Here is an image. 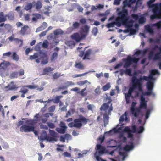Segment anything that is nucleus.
<instances>
[{"mask_svg":"<svg viewBox=\"0 0 161 161\" xmlns=\"http://www.w3.org/2000/svg\"><path fill=\"white\" fill-rule=\"evenodd\" d=\"M139 80L135 76H133L132 78V86L129 88L128 93L125 94V100L127 104L129 103L130 102V98H133V96L132 95V92L137 88H138L140 92L143 91L142 88V83L139 82Z\"/></svg>","mask_w":161,"mask_h":161,"instance_id":"obj_1","label":"nucleus"},{"mask_svg":"<svg viewBox=\"0 0 161 161\" xmlns=\"http://www.w3.org/2000/svg\"><path fill=\"white\" fill-rule=\"evenodd\" d=\"M81 30L82 31L81 32L80 36L78 33H75L71 36L72 39L77 42L86 38L88 33L89 27L88 25H86L84 26Z\"/></svg>","mask_w":161,"mask_h":161,"instance_id":"obj_2","label":"nucleus"},{"mask_svg":"<svg viewBox=\"0 0 161 161\" xmlns=\"http://www.w3.org/2000/svg\"><path fill=\"white\" fill-rule=\"evenodd\" d=\"M50 135H47V132L46 131L43 130L41 132L40 136V140H47L49 142H51L53 141H56V133L55 132L52 130H49Z\"/></svg>","mask_w":161,"mask_h":161,"instance_id":"obj_3","label":"nucleus"},{"mask_svg":"<svg viewBox=\"0 0 161 161\" xmlns=\"http://www.w3.org/2000/svg\"><path fill=\"white\" fill-rule=\"evenodd\" d=\"M128 15V11L126 9L123 8L121 11L119 12L121 25L122 24L123 25H125L129 30L132 27V24L128 22L129 19Z\"/></svg>","mask_w":161,"mask_h":161,"instance_id":"obj_4","label":"nucleus"},{"mask_svg":"<svg viewBox=\"0 0 161 161\" xmlns=\"http://www.w3.org/2000/svg\"><path fill=\"white\" fill-rule=\"evenodd\" d=\"M88 120V119H86L82 115H80L79 118L75 119L74 120V122L68 124V125L71 128L75 127L80 128L83 125L86 124Z\"/></svg>","mask_w":161,"mask_h":161,"instance_id":"obj_5","label":"nucleus"},{"mask_svg":"<svg viewBox=\"0 0 161 161\" xmlns=\"http://www.w3.org/2000/svg\"><path fill=\"white\" fill-rule=\"evenodd\" d=\"M131 130H130L129 126H126L124 129V131L127 133L128 137L130 138L133 137V135L132 133L141 134L144 130V127L142 126H140L137 128L136 126L133 125L131 126Z\"/></svg>","mask_w":161,"mask_h":161,"instance_id":"obj_6","label":"nucleus"},{"mask_svg":"<svg viewBox=\"0 0 161 161\" xmlns=\"http://www.w3.org/2000/svg\"><path fill=\"white\" fill-rule=\"evenodd\" d=\"M152 50L155 51L158 50L159 52L154 53L153 51L150 52L148 55V58L149 60H153V61L161 60V46L159 47L158 45H155L152 48Z\"/></svg>","mask_w":161,"mask_h":161,"instance_id":"obj_7","label":"nucleus"},{"mask_svg":"<svg viewBox=\"0 0 161 161\" xmlns=\"http://www.w3.org/2000/svg\"><path fill=\"white\" fill-rule=\"evenodd\" d=\"M146 86L147 91L145 92L144 94L147 96L152 95L153 97H155V93L152 92L154 88L153 83L152 81H149L147 83Z\"/></svg>","mask_w":161,"mask_h":161,"instance_id":"obj_8","label":"nucleus"},{"mask_svg":"<svg viewBox=\"0 0 161 161\" xmlns=\"http://www.w3.org/2000/svg\"><path fill=\"white\" fill-rule=\"evenodd\" d=\"M39 58L36 60L37 63H39L41 61V64L43 65L46 64L48 62V58L46 53L40 51L39 52Z\"/></svg>","mask_w":161,"mask_h":161,"instance_id":"obj_9","label":"nucleus"},{"mask_svg":"<svg viewBox=\"0 0 161 161\" xmlns=\"http://www.w3.org/2000/svg\"><path fill=\"white\" fill-rule=\"evenodd\" d=\"M153 14L151 15L150 19L153 20L155 19H161V9L156 7L153 10Z\"/></svg>","mask_w":161,"mask_h":161,"instance_id":"obj_10","label":"nucleus"},{"mask_svg":"<svg viewBox=\"0 0 161 161\" xmlns=\"http://www.w3.org/2000/svg\"><path fill=\"white\" fill-rule=\"evenodd\" d=\"M118 16L115 19V22H113L107 24V26L108 28L113 27H114L115 25L118 27L121 26L120 16L119 15V12L118 13Z\"/></svg>","mask_w":161,"mask_h":161,"instance_id":"obj_11","label":"nucleus"},{"mask_svg":"<svg viewBox=\"0 0 161 161\" xmlns=\"http://www.w3.org/2000/svg\"><path fill=\"white\" fill-rule=\"evenodd\" d=\"M136 103V102H133L131 104V108L132 114L134 115V117H137L139 115V113L141 112V110L140 108H135Z\"/></svg>","mask_w":161,"mask_h":161,"instance_id":"obj_12","label":"nucleus"},{"mask_svg":"<svg viewBox=\"0 0 161 161\" xmlns=\"http://www.w3.org/2000/svg\"><path fill=\"white\" fill-rule=\"evenodd\" d=\"M60 126L61 128L58 127L56 128V131L60 134H64L65 133L67 128L64 122L61 121L60 122Z\"/></svg>","mask_w":161,"mask_h":161,"instance_id":"obj_13","label":"nucleus"},{"mask_svg":"<svg viewBox=\"0 0 161 161\" xmlns=\"http://www.w3.org/2000/svg\"><path fill=\"white\" fill-rule=\"evenodd\" d=\"M33 129V126H30L27 125H22L20 128V130L22 132H31Z\"/></svg>","mask_w":161,"mask_h":161,"instance_id":"obj_14","label":"nucleus"},{"mask_svg":"<svg viewBox=\"0 0 161 161\" xmlns=\"http://www.w3.org/2000/svg\"><path fill=\"white\" fill-rule=\"evenodd\" d=\"M108 102L107 103L103 104L101 106L100 108V110H104L106 111L108 109L109 107V105L111 102L112 100L110 98H108Z\"/></svg>","mask_w":161,"mask_h":161,"instance_id":"obj_15","label":"nucleus"},{"mask_svg":"<svg viewBox=\"0 0 161 161\" xmlns=\"http://www.w3.org/2000/svg\"><path fill=\"white\" fill-rule=\"evenodd\" d=\"M139 80V82L140 83H142V80H144L146 81H151L153 80V75H151L150 74L149 75L148 77H147L145 76H143L142 77H141L139 79H138Z\"/></svg>","mask_w":161,"mask_h":161,"instance_id":"obj_16","label":"nucleus"},{"mask_svg":"<svg viewBox=\"0 0 161 161\" xmlns=\"http://www.w3.org/2000/svg\"><path fill=\"white\" fill-rule=\"evenodd\" d=\"M92 54V50L91 49H89L86 50L84 56L83 58V60H90V55Z\"/></svg>","mask_w":161,"mask_h":161,"instance_id":"obj_17","label":"nucleus"},{"mask_svg":"<svg viewBox=\"0 0 161 161\" xmlns=\"http://www.w3.org/2000/svg\"><path fill=\"white\" fill-rule=\"evenodd\" d=\"M97 150V151L98 154L100 155L104 153L105 151V147L101 146L100 144H97L96 146Z\"/></svg>","mask_w":161,"mask_h":161,"instance_id":"obj_18","label":"nucleus"},{"mask_svg":"<svg viewBox=\"0 0 161 161\" xmlns=\"http://www.w3.org/2000/svg\"><path fill=\"white\" fill-rule=\"evenodd\" d=\"M80 26V24L77 22H73L72 27H69L68 28V30L69 32H72L75 29H78Z\"/></svg>","mask_w":161,"mask_h":161,"instance_id":"obj_19","label":"nucleus"},{"mask_svg":"<svg viewBox=\"0 0 161 161\" xmlns=\"http://www.w3.org/2000/svg\"><path fill=\"white\" fill-rule=\"evenodd\" d=\"M18 88L16 86V84L14 82L12 81L7 86L5 87V88H8V90H11L14 89H17Z\"/></svg>","mask_w":161,"mask_h":161,"instance_id":"obj_20","label":"nucleus"},{"mask_svg":"<svg viewBox=\"0 0 161 161\" xmlns=\"http://www.w3.org/2000/svg\"><path fill=\"white\" fill-rule=\"evenodd\" d=\"M25 86H24L21 88L20 90L19 91V92L22 93L21 97H25V94L27 93L28 91V89Z\"/></svg>","mask_w":161,"mask_h":161,"instance_id":"obj_21","label":"nucleus"},{"mask_svg":"<svg viewBox=\"0 0 161 161\" xmlns=\"http://www.w3.org/2000/svg\"><path fill=\"white\" fill-rule=\"evenodd\" d=\"M3 65L5 66L4 64L3 63H1L0 64V75L1 76H4L6 74V69Z\"/></svg>","mask_w":161,"mask_h":161,"instance_id":"obj_22","label":"nucleus"},{"mask_svg":"<svg viewBox=\"0 0 161 161\" xmlns=\"http://www.w3.org/2000/svg\"><path fill=\"white\" fill-rule=\"evenodd\" d=\"M6 18L7 17L9 20H13L14 19V14L13 12H9L8 14L6 15Z\"/></svg>","mask_w":161,"mask_h":161,"instance_id":"obj_23","label":"nucleus"},{"mask_svg":"<svg viewBox=\"0 0 161 161\" xmlns=\"http://www.w3.org/2000/svg\"><path fill=\"white\" fill-rule=\"evenodd\" d=\"M75 66L76 68L80 69L82 70L84 69V65L81 62H75Z\"/></svg>","mask_w":161,"mask_h":161,"instance_id":"obj_24","label":"nucleus"},{"mask_svg":"<svg viewBox=\"0 0 161 161\" xmlns=\"http://www.w3.org/2000/svg\"><path fill=\"white\" fill-rule=\"evenodd\" d=\"M109 117L106 113H104L103 114V121L104 126H106L108 122Z\"/></svg>","mask_w":161,"mask_h":161,"instance_id":"obj_25","label":"nucleus"},{"mask_svg":"<svg viewBox=\"0 0 161 161\" xmlns=\"http://www.w3.org/2000/svg\"><path fill=\"white\" fill-rule=\"evenodd\" d=\"M134 145L133 143H132L131 145H126L123 148V150L125 151H129L132 149L134 148Z\"/></svg>","mask_w":161,"mask_h":161,"instance_id":"obj_26","label":"nucleus"},{"mask_svg":"<svg viewBox=\"0 0 161 161\" xmlns=\"http://www.w3.org/2000/svg\"><path fill=\"white\" fill-rule=\"evenodd\" d=\"M6 20V15H4V13L0 12V23L4 22Z\"/></svg>","mask_w":161,"mask_h":161,"instance_id":"obj_27","label":"nucleus"},{"mask_svg":"<svg viewBox=\"0 0 161 161\" xmlns=\"http://www.w3.org/2000/svg\"><path fill=\"white\" fill-rule=\"evenodd\" d=\"M65 44L68 46L71 47H74L75 46V43L72 40L67 41L65 42Z\"/></svg>","mask_w":161,"mask_h":161,"instance_id":"obj_28","label":"nucleus"},{"mask_svg":"<svg viewBox=\"0 0 161 161\" xmlns=\"http://www.w3.org/2000/svg\"><path fill=\"white\" fill-rule=\"evenodd\" d=\"M53 70V69L50 67H47L44 68L43 69V74L46 75L48 73V72L52 71Z\"/></svg>","mask_w":161,"mask_h":161,"instance_id":"obj_29","label":"nucleus"},{"mask_svg":"<svg viewBox=\"0 0 161 161\" xmlns=\"http://www.w3.org/2000/svg\"><path fill=\"white\" fill-rule=\"evenodd\" d=\"M145 29L150 33L153 34V30L152 28L148 25H146L145 26Z\"/></svg>","mask_w":161,"mask_h":161,"instance_id":"obj_30","label":"nucleus"},{"mask_svg":"<svg viewBox=\"0 0 161 161\" xmlns=\"http://www.w3.org/2000/svg\"><path fill=\"white\" fill-rule=\"evenodd\" d=\"M63 32L59 29H56L53 31V34L56 37L58 35L63 34Z\"/></svg>","mask_w":161,"mask_h":161,"instance_id":"obj_31","label":"nucleus"},{"mask_svg":"<svg viewBox=\"0 0 161 161\" xmlns=\"http://www.w3.org/2000/svg\"><path fill=\"white\" fill-rule=\"evenodd\" d=\"M28 28V26L27 25H25L23 27H22L20 31V34L22 35H24Z\"/></svg>","mask_w":161,"mask_h":161,"instance_id":"obj_32","label":"nucleus"},{"mask_svg":"<svg viewBox=\"0 0 161 161\" xmlns=\"http://www.w3.org/2000/svg\"><path fill=\"white\" fill-rule=\"evenodd\" d=\"M58 53L56 52H54L51 55L50 58V60L52 62L55 60L58 57Z\"/></svg>","mask_w":161,"mask_h":161,"instance_id":"obj_33","label":"nucleus"},{"mask_svg":"<svg viewBox=\"0 0 161 161\" xmlns=\"http://www.w3.org/2000/svg\"><path fill=\"white\" fill-rule=\"evenodd\" d=\"M147 108V104L146 102H140L139 107L138 108L141 109H146Z\"/></svg>","mask_w":161,"mask_h":161,"instance_id":"obj_34","label":"nucleus"},{"mask_svg":"<svg viewBox=\"0 0 161 161\" xmlns=\"http://www.w3.org/2000/svg\"><path fill=\"white\" fill-rule=\"evenodd\" d=\"M12 58L13 60L16 62L18 61L19 58V55L16 52H14L13 53V55L12 56Z\"/></svg>","mask_w":161,"mask_h":161,"instance_id":"obj_35","label":"nucleus"},{"mask_svg":"<svg viewBox=\"0 0 161 161\" xmlns=\"http://www.w3.org/2000/svg\"><path fill=\"white\" fill-rule=\"evenodd\" d=\"M35 5V6L36 8V9H40L42 7V3L40 1H37Z\"/></svg>","mask_w":161,"mask_h":161,"instance_id":"obj_36","label":"nucleus"},{"mask_svg":"<svg viewBox=\"0 0 161 161\" xmlns=\"http://www.w3.org/2000/svg\"><path fill=\"white\" fill-rule=\"evenodd\" d=\"M33 15L35 17L32 18V21H36L41 16V15L39 14H33Z\"/></svg>","mask_w":161,"mask_h":161,"instance_id":"obj_37","label":"nucleus"},{"mask_svg":"<svg viewBox=\"0 0 161 161\" xmlns=\"http://www.w3.org/2000/svg\"><path fill=\"white\" fill-rule=\"evenodd\" d=\"M125 115L123 114L120 118L119 121L120 122H123L125 120H126L127 119L126 112L125 113Z\"/></svg>","mask_w":161,"mask_h":161,"instance_id":"obj_38","label":"nucleus"},{"mask_svg":"<svg viewBox=\"0 0 161 161\" xmlns=\"http://www.w3.org/2000/svg\"><path fill=\"white\" fill-rule=\"evenodd\" d=\"M152 26L157 27L158 29L161 28V21H159L153 24Z\"/></svg>","mask_w":161,"mask_h":161,"instance_id":"obj_39","label":"nucleus"},{"mask_svg":"<svg viewBox=\"0 0 161 161\" xmlns=\"http://www.w3.org/2000/svg\"><path fill=\"white\" fill-rule=\"evenodd\" d=\"M32 5L31 3H27L26 5H25V7L24 8L26 10H29L32 8Z\"/></svg>","mask_w":161,"mask_h":161,"instance_id":"obj_40","label":"nucleus"},{"mask_svg":"<svg viewBox=\"0 0 161 161\" xmlns=\"http://www.w3.org/2000/svg\"><path fill=\"white\" fill-rule=\"evenodd\" d=\"M39 55L37 53H35L33 55H31L30 57V58L31 60L35 59L37 58H39Z\"/></svg>","mask_w":161,"mask_h":161,"instance_id":"obj_41","label":"nucleus"},{"mask_svg":"<svg viewBox=\"0 0 161 161\" xmlns=\"http://www.w3.org/2000/svg\"><path fill=\"white\" fill-rule=\"evenodd\" d=\"M110 87L109 83H108L102 87V89L104 91H106L109 89Z\"/></svg>","mask_w":161,"mask_h":161,"instance_id":"obj_42","label":"nucleus"},{"mask_svg":"<svg viewBox=\"0 0 161 161\" xmlns=\"http://www.w3.org/2000/svg\"><path fill=\"white\" fill-rule=\"evenodd\" d=\"M70 136V135L68 134H66L65 135L64 137L63 136H61L60 137V140L61 141L65 142V138H68Z\"/></svg>","mask_w":161,"mask_h":161,"instance_id":"obj_43","label":"nucleus"},{"mask_svg":"<svg viewBox=\"0 0 161 161\" xmlns=\"http://www.w3.org/2000/svg\"><path fill=\"white\" fill-rule=\"evenodd\" d=\"M131 72H132V69H131L130 68L128 69H127L125 70V74L126 75H128L129 76H131L132 75L131 74Z\"/></svg>","mask_w":161,"mask_h":161,"instance_id":"obj_44","label":"nucleus"},{"mask_svg":"<svg viewBox=\"0 0 161 161\" xmlns=\"http://www.w3.org/2000/svg\"><path fill=\"white\" fill-rule=\"evenodd\" d=\"M62 97V96H57L53 100V102L55 103H58L60 101V99Z\"/></svg>","mask_w":161,"mask_h":161,"instance_id":"obj_45","label":"nucleus"},{"mask_svg":"<svg viewBox=\"0 0 161 161\" xmlns=\"http://www.w3.org/2000/svg\"><path fill=\"white\" fill-rule=\"evenodd\" d=\"M123 60L126 61L130 65L132 64V62L130 57H128L126 59H124Z\"/></svg>","mask_w":161,"mask_h":161,"instance_id":"obj_46","label":"nucleus"},{"mask_svg":"<svg viewBox=\"0 0 161 161\" xmlns=\"http://www.w3.org/2000/svg\"><path fill=\"white\" fill-rule=\"evenodd\" d=\"M150 74L153 76L155 75L159 74V72L158 70L153 69L150 71Z\"/></svg>","mask_w":161,"mask_h":161,"instance_id":"obj_47","label":"nucleus"},{"mask_svg":"<svg viewBox=\"0 0 161 161\" xmlns=\"http://www.w3.org/2000/svg\"><path fill=\"white\" fill-rule=\"evenodd\" d=\"M92 34L95 36H96L98 32L97 28L96 27L93 28L92 30Z\"/></svg>","mask_w":161,"mask_h":161,"instance_id":"obj_48","label":"nucleus"},{"mask_svg":"<svg viewBox=\"0 0 161 161\" xmlns=\"http://www.w3.org/2000/svg\"><path fill=\"white\" fill-rule=\"evenodd\" d=\"M131 59L132 62L135 63H137L140 60V58H136L135 57L132 58L131 57Z\"/></svg>","mask_w":161,"mask_h":161,"instance_id":"obj_49","label":"nucleus"},{"mask_svg":"<svg viewBox=\"0 0 161 161\" xmlns=\"http://www.w3.org/2000/svg\"><path fill=\"white\" fill-rule=\"evenodd\" d=\"M87 82H88V81L87 80H85V81H80L77 82V84L78 85L81 86L84 85L85 84L87 83Z\"/></svg>","mask_w":161,"mask_h":161,"instance_id":"obj_50","label":"nucleus"},{"mask_svg":"<svg viewBox=\"0 0 161 161\" xmlns=\"http://www.w3.org/2000/svg\"><path fill=\"white\" fill-rule=\"evenodd\" d=\"M131 17L132 19L135 20H137L139 19V16L137 14H132L131 15Z\"/></svg>","mask_w":161,"mask_h":161,"instance_id":"obj_51","label":"nucleus"},{"mask_svg":"<svg viewBox=\"0 0 161 161\" xmlns=\"http://www.w3.org/2000/svg\"><path fill=\"white\" fill-rule=\"evenodd\" d=\"M48 42L47 41H46L43 42L42 44V46L44 48H47L48 46Z\"/></svg>","mask_w":161,"mask_h":161,"instance_id":"obj_52","label":"nucleus"},{"mask_svg":"<svg viewBox=\"0 0 161 161\" xmlns=\"http://www.w3.org/2000/svg\"><path fill=\"white\" fill-rule=\"evenodd\" d=\"M48 126L50 128L52 129H53L55 127L54 124L52 123L47 122V123Z\"/></svg>","mask_w":161,"mask_h":161,"instance_id":"obj_53","label":"nucleus"},{"mask_svg":"<svg viewBox=\"0 0 161 161\" xmlns=\"http://www.w3.org/2000/svg\"><path fill=\"white\" fill-rule=\"evenodd\" d=\"M55 106L54 105H52L49 107L48 108V110L50 112H53L55 109Z\"/></svg>","mask_w":161,"mask_h":161,"instance_id":"obj_54","label":"nucleus"},{"mask_svg":"<svg viewBox=\"0 0 161 161\" xmlns=\"http://www.w3.org/2000/svg\"><path fill=\"white\" fill-rule=\"evenodd\" d=\"M61 76L60 74L58 73H55L53 75V78L54 79H56Z\"/></svg>","mask_w":161,"mask_h":161,"instance_id":"obj_55","label":"nucleus"},{"mask_svg":"<svg viewBox=\"0 0 161 161\" xmlns=\"http://www.w3.org/2000/svg\"><path fill=\"white\" fill-rule=\"evenodd\" d=\"M25 86H26L27 88L30 89H34L37 87L35 85H26Z\"/></svg>","mask_w":161,"mask_h":161,"instance_id":"obj_56","label":"nucleus"},{"mask_svg":"<svg viewBox=\"0 0 161 161\" xmlns=\"http://www.w3.org/2000/svg\"><path fill=\"white\" fill-rule=\"evenodd\" d=\"M153 1L150 0L147 2V4L149 7H153L154 6V4L153 3Z\"/></svg>","mask_w":161,"mask_h":161,"instance_id":"obj_57","label":"nucleus"},{"mask_svg":"<svg viewBox=\"0 0 161 161\" xmlns=\"http://www.w3.org/2000/svg\"><path fill=\"white\" fill-rule=\"evenodd\" d=\"M86 74V73H83L82 74H80L76 75H72V77L75 78L78 77H79L82 76H83L85 75Z\"/></svg>","mask_w":161,"mask_h":161,"instance_id":"obj_58","label":"nucleus"},{"mask_svg":"<svg viewBox=\"0 0 161 161\" xmlns=\"http://www.w3.org/2000/svg\"><path fill=\"white\" fill-rule=\"evenodd\" d=\"M63 155L65 157L70 158L71 156V154L67 152H64L63 153Z\"/></svg>","mask_w":161,"mask_h":161,"instance_id":"obj_59","label":"nucleus"},{"mask_svg":"<svg viewBox=\"0 0 161 161\" xmlns=\"http://www.w3.org/2000/svg\"><path fill=\"white\" fill-rule=\"evenodd\" d=\"M10 75L13 78H17V77L18 73L16 72H13Z\"/></svg>","mask_w":161,"mask_h":161,"instance_id":"obj_60","label":"nucleus"},{"mask_svg":"<svg viewBox=\"0 0 161 161\" xmlns=\"http://www.w3.org/2000/svg\"><path fill=\"white\" fill-rule=\"evenodd\" d=\"M150 113V111L149 110H147L146 111L145 114V118L146 119H147L149 118Z\"/></svg>","mask_w":161,"mask_h":161,"instance_id":"obj_61","label":"nucleus"},{"mask_svg":"<svg viewBox=\"0 0 161 161\" xmlns=\"http://www.w3.org/2000/svg\"><path fill=\"white\" fill-rule=\"evenodd\" d=\"M14 40L16 41V42L18 43H19V42H21L20 46H21L22 45L23 41L22 40L19 39L17 38H14Z\"/></svg>","mask_w":161,"mask_h":161,"instance_id":"obj_62","label":"nucleus"},{"mask_svg":"<svg viewBox=\"0 0 161 161\" xmlns=\"http://www.w3.org/2000/svg\"><path fill=\"white\" fill-rule=\"evenodd\" d=\"M149 51V48L144 49L142 51V54L143 55H145L146 53Z\"/></svg>","mask_w":161,"mask_h":161,"instance_id":"obj_63","label":"nucleus"},{"mask_svg":"<svg viewBox=\"0 0 161 161\" xmlns=\"http://www.w3.org/2000/svg\"><path fill=\"white\" fill-rule=\"evenodd\" d=\"M80 22L82 24H85L86 22V20L84 18L80 19Z\"/></svg>","mask_w":161,"mask_h":161,"instance_id":"obj_64","label":"nucleus"}]
</instances>
